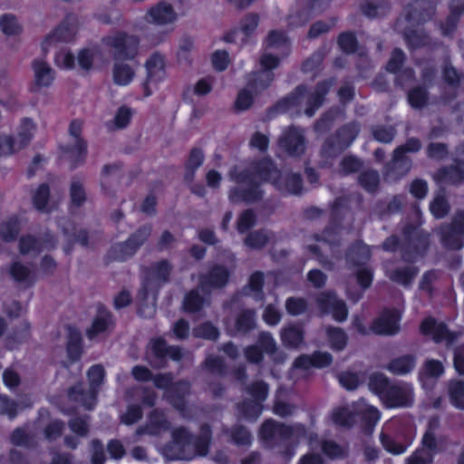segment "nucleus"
Returning <instances> with one entry per match:
<instances>
[{
	"label": "nucleus",
	"instance_id": "obj_1",
	"mask_svg": "<svg viewBox=\"0 0 464 464\" xmlns=\"http://www.w3.org/2000/svg\"><path fill=\"white\" fill-rule=\"evenodd\" d=\"M229 176L230 179L237 183V188L229 193V198L233 202H251L258 198L260 196L258 188L262 181L271 183L285 194L297 195L302 191V180L299 175H283L268 160L260 162L251 173H245L241 166H237L230 171Z\"/></svg>",
	"mask_w": 464,
	"mask_h": 464
},
{
	"label": "nucleus",
	"instance_id": "obj_2",
	"mask_svg": "<svg viewBox=\"0 0 464 464\" xmlns=\"http://www.w3.org/2000/svg\"><path fill=\"white\" fill-rule=\"evenodd\" d=\"M264 53L259 59V69L253 73L246 88L241 90L236 101L237 110H246L253 102V92L257 93L270 85L275 78L274 70L283 57L290 52V42L285 33L271 31L263 44Z\"/></svg>",
	"mask_w": 464,
	"mask_h": 464
},
{
	"label": "nucleus",
	"instance_id": "obj_3",
	"mask_svg": "<svg viewBox=\"0 0 464 464\" xmlns=\"http://www.w3.org/2000/svg\"><path fill=\"white\" fill-rule=\"evenodd\" d=\"M102 44L113 52V82L118 86L129 85L136 75L138 63H127L125 60L132 61L138 54L139 39L135 35L117 32L104 37Z\"/></svg>",
	"mask_w": 464,
	"mask_h": 464
},
{
	"label": "nucleus",
	"instance_id": "obj_4",
	"mask_svg": "<svg viewBox=\"0 0 464 464\" xmlns=\"http://www.w3.org/2000/svg\"><path fill=\"white\" fill-rule=\"evenodd\" d=\"M210 438V430L205 426L199 438H193L183 429H177L172 433V443L165 450V454L171 459H191L194 456H205Z\"/></svg>",
	"mask_w": 464,
	"mask_h": 464
},
{
	"label": "nucleus",
	"instance_id": "obj_5",
	"mask_svg": "<svg viewBox=\"0 0 464 464\" xmlns=\"http://www.w3.org/2000/svg\"><path fill=\"white\" fill-rule=\"evenodd\" d=\"M369 387L388 408L406 407L413 401L412 386L409 383H390L381 373L372 374Z\"/></svg>",
	"mask_w": 464,
	"mask_h": 464
},
{
	"label": "nucleus",
	"instance_id": "obj_6",
	"mask_svg": "<svg viewBox=\"0 0 464 464\" xmlns=\"http://www.w3.org/2000/svg\"><path fill=\"white\" fill-rule=\"evenodd\" d=\"M332 82H324L320 83L313 92H307L306 90L300 86L295 92L282 100L277 104V110L280 112L299 113L302 108L308 117H312L314 111L321 106L324 102V96L326 94Z\"/></svg>",
	"mask_w": 464,
	"mask_h": 464
},
{
	"label": "nucleus",
	"instance_id": "obj_7",
	"mask_svg": "<svg viewBox=\"0 0 464 464\" xmlns=\"http://www.w3.org/2000/svg\"><path fill=\"white\" fill-rule=\"evenodd\" d=\"M169 272L170 267L165 261L157 264L147 272L139 293V313L141 316L150 317L154 314L157 291L167 281Z\"/></svg>",
	"mask_w": 464,
	"mask_h": 464
},
{
	"label": "nucleus",
	"instance_id": "obj_8",
	"mask_svg": "<svg viewBox=\"0 0 464 464\" xmlns=\"http://www.w3.org/2000/svg\"><path fill=\"white\" fill-rule=\"evenodd\" d=\"M228 272L222 266L214 267L207 276L200 279L199 289L204 294L200 295L198 290L190 291L184 298L185 311L195 313L199 311L207 303V295L211 289L219 288L226 285Z\"/></svg>",
	"mask_w": 464,
	"mask_h": 464
},
{
	"label": "nucleus",
	"instance_id": "obj_9",
	"mask_svg": "<svg viewBox=\"0 0 464 464\" xmlns=\"http://www.w3.org/2000/svg\"><path fill=\"white\" fill-rule=\"evenodd\" d=\"M357 419L365 421L369 426H372L380 420V413L375 407L367 404L363 400H360L349 407L335 408L331 415L333 423L339 426H350Z\"/></svg>",
	"mask_w": 464,
	"mask_h": 464
},
{
	"label": "nucleus",
	"instance_id": "obj_10",
	"mask_svg": "<svg viewBox=\"0 0 464 464\" xmlns=\"http://www.w3.org/2000/svg\"><path fill=\"white\" fill-rule=\"evenodd\" d=\"M305 434L304 427L301 424L285 426L272 420L264 422L260 430L261 440L270 447L276 443L287 446L289 443L298 441Z\"/></svg>",
	"mask_w": 464,
	"mask_h": 464
},
{
	"label": "nucleus",
	"instance_id": "obj_11",
	"mask_svg": "<svg viewBox=\"0 0 464 464\" xmlns=\"http://www.w3.org/2000/svg\"><path fill=\"white\" fill-rule=\"evenodd\" d=\"M87 376L90 382V391L83 392L78 387H73L69 392V397L85 409L92 410L96 402L97 388L104 379V369L102 365H93L89 369Z\"/></svg>",
	"mask_w": 464,
	"mask_h": 464
},
{
	"label": "nucleus",
	"instance_id": "obj_12",
	"mask_svg": "<svg viewBox=\"0 0 464 464\" xmlns=\"http://www.w3.org/2000/svg\"><path fill=\"white\" fill-rule=\"evenodd\" d=\"M401 320V313L397 309L384 311L379 318H377L371 326L367 329L362 323L360 318L353 320V326L362 334H368L373 333L377 334H393L399 331Z\"/></svg>",
	"mask_w": 464,
	"mask_h": 464
},
{
	"label": "nucleus",
	"instance_id": "obj_13",
	"mask_svg": "<svg viewBox=\"0 0 464 464\" xmlns=\"http://www.w3.org/2000/svg\"><path fill=\"white\" fill-rule=\"evenodd\" d=\"M82 130V122L79 120L72 121L69 128L71 140L69 144L60 147L62 157L73 167L82 162L86 155V144L81 139Z\"/></svg>",
	"mask_w": 464,
	"mask_h": 464
},
{
	"label": "nucleus",
	"instance_id": "obj_14",
	"mask_svg": "<svg viewBox=\"0 0 464 464\" xmlns=\"http://www.w3.org/2000/svg\"><path fill=\"white\" fill-rule=\"evenodd\" d=\"M246 393L250 396V400L238 406V411L242 418L255 420L262 412V402L267 397L268 387L263 382H256L247 388Z\"/></svg>",
	"mask_w": 464,
	"mask_h": 464
},
{
	"label": "nucleus",
	"instance_id": "obj_15",
	"mask_svg": "<svg viewBox=\"0 0 464 464\" xmlns=\"http://www.w3.org/2000/svg\"><path fill=\"white\" fill-rule=\"evenodd\" d=\"M31 68L33 72L31 92L42 93L53 87L56 79V72L44 58L34 59Z\"/></svg>",
	"mask_w": 464,
	"mask_h": 464
},
{
	"label": "nucleus",
	"instance_id": "obj_16",
	"mask_svg": "<svg viewBox=\"0 0 464 464\" xmlns=\"http://www.w3.org/2000/svg\"><path fill=\"white\" fill-rule=\"evenodd\" d=\"M370 247L362 243L356 244L348 254L349 262H353L357 267V281L362 289L369 287L372 281V275L370 269L363 266L370 259Z\"/></svg>",
	"mask_w": 464,
	"mask_h": 464
},
{
	"label": "nucleus",
	"instance_id": "obj_17",
	"mask_svg": "<svg viewBox=\"0 0 464 464\" xmlns=\"http://www.w3.org/2000/svg\"><path fill=\"white\" fill-rule=\"evenodd\" d=\"M153 382L158 388L166 390L165 396L167 400L169 401L175 408L183 412L185 396L189 390L188 383L184 382L172 384L171 377L166 374L156 376Z\"/></svg>",
	"mask_w": 464,
	"mask_h": 464
},
{
	"label": "nucleus",
	"instance_id": "obj_18",
	"mask_svg": "<svg viewBox=\"0 0 464 464\" xmlns=\"http://www.w3.org/2000/svg\"><path fill=\"white\" fill-rule=\"evenodd\" d=\"M77 32V23L73 16L67 17L57 28L48 34L41 44V49L44 54L59 43L71 42Z\"/></svg>",
	"mask_w": 464,
	"mask_h": 464
},
{
	"label": "nucleus",
	"instance_id": "obj_19",
	"mask_svg": "<svg viewBox=\"0 0 464 464\" xmlns=\"http://www.w3.org/2000/svg\"><path fill=\"white\" fill-rule=\"evenodd\" d=\"M439 426L438 419H431L429 427L422 438L421 450H416L411 457L406 459V464H430L433 458V452L436 449V439L434 431Z\"/></svg>",
	"mask_w": 464,
	"mask_h": 464
},
{
	"label": "nucleus",
	"instance_id": "obj_20",
	"mask_svg": "<svg viewBox=\"0 0 464 464\" xmlns=\"http://www.w3.org/2000/svg\"><path fill=\"white\" fill-rule=\"evenodd\" d=\"M331 0H298L297 5L301 10L293 12L288 16V25L295 28L305 24L312 14L321 11Z\"/></svg>",
	"mask_w": 464,
	"mask_h": 464
},
{
	"label": "nucleus",
	"instance_id": "obj_21",
	"mask_svg": "<svg viewBox=\"0 0 464 464\" xmlns=\"http://www.w3.org/2000/svg\"><path fill=\"white\" fill-rule=\"evenodd\" d=\"M147 80L143 83L144 96L148 97L152 93L150 84H157L162 82L166 76L165 60L158 53L151 54L145 63Z\"/></svg>",
	"mask_w": 464,
	"mask_h": 464
},
{
	"label": "nucleus",
	"instance_id": "obj_22",
	"mask_svg": "<svg viewBox=\"0 0 464 464\" xmlns=\"http://www.w3.org/2000/svg\"><path fill=\"white\" fill-rule=\"evenodd\" d=\"M317 304L323 314H332L335 321L343 322L347 318L348 310L344 302L338 299L333 293L321 294L317 299Z\"/></svg>",
	"mask_w": 464,
	"mask_h": 464
},
{
	"label": "nucleus",
	"instance_id": "obj_23",
	"mask_svg": "<svg viewBox=\"0 0 464 464\" xmlns=\"http://www.w3.org/2000/svg\"><path fill=\"white\" fill-rule=\"evenodd\" d=\"M276 343L272 335L268 333H262L259 335L257 344L251 345L245 350L246 358L251 362H259L264 353L273 356L276 360Z\"/></svg>",
	"mask_w": 464,
	"mask_h": 464
},
{
	"label": "nucleus",
	"instance_id": "obj_24",
	"mask_svg": "<svg viewBox=\"0 0 464 464\" xmlns=\"http://www.w3.org/2000/svg\"><path fill=\"white\" fill-rule=\"evenodd\" d=\"M464 212L458 213L452 225L441 231V241L449 248L459 249L463 246Z\"/></svg>",
	"mask_w": 464,
	"mask_h": 464
},
{
	"label": "nucleus",
	"instance_id": "obj_25",
	"mask_svg": "<svg viewBox=\"0 0 464 464\" xmlns=\"http://www.w3.org/2000/svg\"><path fill=\"white\" fill-rule=\"evenodd\" d=\"M150 234V228L144 227L134 233L124 244L114 246V258L124 260L131 256Z\"/></svg>",
	"mask_w": 464,
	"mask_h": 464
},
{
	"label": "nucleus",
	"instance_id": "obj_26",
	"mask_svg": "<svg viewBox=\"0 0 464 464\" xmlns=\"http://www.w3.org/2000/svg\"><path fill=\"white\" fill-rule=\"evenodd\" d=\"M105 63V57L98 46L85 47L77 54V66L80 70L89 72L102 67Z\"/></svg>",
	"mask_w": 464,
	"mask_h": 464
},
{
	"label": "nucleus",
	"instance_id": "obj_27",
	"mask_svg": "<svg viewBox=\"0 0 464 464\" xmlns=\"http://www.w3.org/2000/svg\"><path fill=\"white\" fill-rule=\"evenodd\" d=\"M279 146L290 155H299L304 150L303 131L296 128H289L279 140Z\"/></svg>",
	"mask_w": 464,
	"mask_h": 464
},
{
	"label": "nucleus",
	"instance_id": "obj_28",
	"mask_svg": "<svg viewBox=\"0 0 464 464\" xmlns=\"http://www.w3.org/2000/svg\"><path fill=\"white\" fill-rule=\"evenodd\" d=\"M332 362V356L328 353H315L312 356L302 355L298 357L294 364L293 374L303 375L298 372L306 371L311 367L323 368L329 365Z\"/></svg>",
	"mask_w": 464,
	"mask_h": 464
},
{
	"label": "nucleus",
	"instance_id": "obj_29",
	"mask_svg": "<svg viewBox=\"0 0 464 464\" xmlns=\"http://www.w3.org/2000/svg\"><path fill=\"white\" fill-rule=\"evenodd\" d=\"M176 19L177 14L173 7L165 2L159 3L151 7L146 14V20L149 23L159 25L172 24Z\"/></svg>",
	"mask_w": 464,
	"mask_h": 464
},
{
	"label": "nucleus",
	"instance_id": "obj_30",
	"mask_svg": "<svg viewBox=\"0 0 464 464\" xmlns=\"http://www.w3.org/2000/svg\"><path fill=\"white\" fill-rule=\"evenodd\" d=\"M358 132L359 128L356 124L352 123L350 125L345 126L344 128L339 130L336 137V142L329 141L324 147L323 152L324 154H331L332 152L342 150L343 149L348 147L353 142Z\"/></svg>",
	"mask_w": 464,
	"mask_h": 464
},
{
	"label": "nucleus",
	"instance_id": "obj_31",
	"mask_svg": "<svg viewBox=\"0 0 464 464\" xmlns=\"http://www.w3.org/2000/svg\"><path fill=\"white\" fill-rule=\"evenodd\" d=\"M150 349L155 358L160 361H163L166 357H169L174 361H179L182 356V353L179 347H167L164 340L161 338L152 340L150 344ZM151 364L156 367H161L164 365L161 362L159 363L151 362Z\"/></svg>",
	"mask_w": 464,
	"mask_h": 464
},
{
	"label": "nucleus",
	"instance_id": "obj_32",
	"mask_svg": "<svg viewBox=\"0 0 464 464\" xmlns=\"http://www.w3.org/2000/svg\"><path fill=\"white\" fill-rule=\"evenodd\" d=\"M420 148V143L417 139L409 140L406 144L402 147L398 148L394 151V156L392 160V170L394 169H400L401 175L406 174L410 169V163L405 156V152H414L418 151Z\"/></svg>",
	"mask_w": 464,
	"mask_h": 464
},
{
	"label": "nucleus",
	"instance_id": "obj_33",
	"mask_svg": "<svg viewBox=\"0 0 464 464\" xmlns=\"http://www.w3.org/2000/svg\"><path fill=\"white\" fill-rule=\"evenodd\" d=\"M420 330L424 334L430 335L436 342L451 343L453 340V335L447 330L445 324L437 323L432 318L425 319L420 325Z\"/></svg>",
	"mask_w": 464,
	"mask_h": 464
},
{
	"label": "nucleus",
	"instance_id": "obj_34",
	"mask_svg": "<svg viewBox=\"0 0 464 464\" xmlns=\"http://www.w3.org/2000/svg\"><path fill=\"white\" fill-rule=\"evenodd\" d=\"M36 131V124L30 118H24L16 129L14 138L21 150L25 148L32 140Z\"/></svg>",
	"mask_w": 464,
	"mask_h": 464
},
{
	"label": "nucleus",
	"instance_id": "obj_35",
	"mask_svg": "<svg viewBox=\"0 0 464 464\" xmlns=\"http://www.w3.org/2000/svg\"><path fill=\"white\" fill-rule=\"evenodd\" d=\"M111 324V318L110 313L101 308L98 311V314L92 322L91 328L87 331L89 339L93 340L98 337L101 334L105 333Z\"/></svg>",
	"mask_w": 464,
	"mask_h": 464
},
{
	"label": "nucleus",
	"instance_id": "obj_36",
	"mask_svg": "<svg viewBox=\"0 0 464 464\" xmlns=\"http://www.w3.org/2000/svg\"><path fill=\"white\" fill-rule=\"evenodd\" d=\"M321 447L322 450L324 452L326 456L331 459H337L344 456L345 449L342 446L336 444L334 441L326 440L324 441L321 445L317 441L316 436H314L312 433L309 434V447L311 450H316L318 447Z\"/></svg>",
	"mask_w": 464,
	"mask_h": 464
},
{
	"label": "nucleus",
	"instance_id": "obj_37",
	"mask_svg": "<svg viewBox=\"0 0 464 464\" xmlns=\"http://www.w3.org/2000/svg\"><path fill=\"white\" fill-rule=\"evenodd\" d=\"M33 204L37 210L44 213H49L54 208L55 204L51 200L49 188L45 184L39 186L34 193Z\"/></svg>",
	"mask_w": 464,
	"mask_h": 464
},
{
	"label": "nucleus",
	"instance_id": "obj_38",
	"mask_svg": "<svg viewBox=\"0 0 464 464\" xmlns=\"http://www.w3.org/2000/svg\"><path fill=\"white\" fill-rule=\"evenodd\" d=\"M434 179L441 184H459L464 181V171L459 166L442 169L435 174Z\"/></svg>",
	"mask_w": 464,
	"mask_h": 464
},
{
	"label": "nucleus",
	"instance_id": "obj_39",
	"mask_svg": "<svg viewBox=\"0 0 464 464\" xmlns=\"http://www.w3.org/2000/svg\"><path fill=\"white\" fill-rule=\"evenodd\" d=\"M0 31L6 36H17L23 26L14 14L6 13L0 15Z\"/></svg>",
	"mask_w": 464,
	"mask_h": 464
},
{
	"label": "nucleus",
	"instance_id": "obj_40",
	"mask_svg": "<svg viewBox=\"0 0 464 464\" xmlns=\"http://www.w3.org/2000/svg\"><path fill=\"white\" fill-rule=\"evenodd\" d=\"M169 428V423L166 420L164 415L159 411H153L150 415L149 424L140 433H146L150 435H158L161 431L166 430Z\"/></svg>",
	"mask_w": 464,
	"mask_h": 464
},
{
	"label": "nucleus",
	"instance_id": "obj_41",
	"mask_svg": "<svg viewBox=\"0 0 464 464\" xmlns=\"http://www.w3.org/2000/svg\"><path fill=\"white\" fill-rule=\"evenodd\" d=\"M67 334L69 339L67 344L68 357L72 362H74L80 358L82 353L81 333L77 329L69 326Z\"/></svg>",
	"mask_w": 464,
	"mask_h": 464
},
{
	"label": "nucleus",
	"instance_id": "obj_42",
	"mask_svg": "<svg viewBox=\"0 0 464 464\" xmlns=\"http://www.w3.org/2000/svg\"><path fill=\"white\" fill-rule=\"evenodd\" d=\"M54 63L61 70L71 71L77 66V57L71 50L63 48L57 51L54 54Z\"/></svg>",
	"mask_w": 464,
	"mask_h": 464
},
{
	"label": "nucleus",
	"instance_id": "obj_43",
	"mask_svg": "<svg viewBox=\"0 0 464 464\" xmlns=\"http://www.w3.org/2000/svg\"><path fill=\"white\" fill-rule=\"evenodd\" d=\"M255 325V314L251 310L244 312L237 320L235 326L230 327L227 325V331L230 334H237L239 333H246Z\"/></svg>",
	"mask_w": 464,
	"mask_h": 464
},
{
	"label": "nucleus",
	"instance_id": "obj_44",
	"mask_svg": "<svg viewBox=\"0 0 464 464\" xmlns=\"http://www.w3.org/2000/svg\"><path fill=\"white\" fill-rule=\"evenodd\" d=\"M281 338L285 346L297 347L303 341V332L297 325H289L283 329Z\"/></svg>",
	"mask_w": 464,
	"mask_h": 464
},
{
	"label": "nucleus",
	"instance_id": "obj_45",
	"mask_svg": "<svg viewBox=\"0 0 464 464\" xmlns=\"http://www.w3.org/2000/svg\"><path fill=\"white\" fill-rule=\"evenodd\" d=\"M415 367V360L412 356L399 357L388 365V370L394 374H405Z\"/></svg>",
	"mask_w": 464,
	"mask_h": 464
},
{
	"label": "nucleus",
	"instance_id": "obj_46",
	"mask_svg": "<svg viewBox=\"0 0 464 464\" xmlns=\"http://www.w3.org/2000/svg\"><path fill=\"white\" fill-rule=\"evenodd\" d=\"M33 404V401L29 400L25 402L24 400H21L19 403H15L14 401H9L5 396L0 395V413L6 414L10 418H14L17 410H22L23 408L29 407Z\"/></svg>",
	"mask_w": 464,
	"mask_h": 464
},
{
	"label": "nucleus",
	"instance_id": "obj_47",
	"mask_svg": "<svg viewBox=\"0 0 464 464\" xmlns=\"http://www.w3.org/2000/svg\"><path fill=\"white\" fill-rule=\"evenodd\" d=\"M9 272L12 277L17 282L29 284L34 278V272L18 262L12 265Z\"/></svg>",
	"mask_w": 464,
	"mask_h": 464
},
{
	"label": "nucleus",
	"instance_id": "obj_48",
	"mask_svg": "<svg viewBox=\"0 0 464 464\" xmlns=\"http://www.w3.org/2000/svg\"><path fill=\"white\" fill-rule=\"evenodd\" d=\"M326 333L332 349L339 351L344 348L347 343V336L342 329L330 327L327 328Z\"/></svg>",
	"mask_w": 464,
	"mask_h": 464
},
{
	"label": "nucleus",
	"instance_id": "obj_49",
	"mask_svg": "<svg viewBox=\"0 0 464 464\" xmlns=\"http://www.w3.org/2000/svg\"><path fill=\"white\" fill-rule=\"evenodd\" d=\"M258 25V15L256 14H248L246 15L239 25L237 30L238 34H242L241 40L245 37L251 35Z\"/></svg>",
	"mask_w": 464,
	"mask_h": 464
},
{
	"label": "nucleus",
	"instance_id": "obj_50",
	"mask_svg": "<svg viewBox=\"0 0 464 464\" xmlns=\"http://www.w3.org/2000/svg\"><path fill=\"white\" fill-rule=\"evenodd\" d=\"M264 277L261 273H255L249 278V283L245 289L246 295H252L256 300H262L261 287L263 285Z\"/></svg>",
	"mask_w": 464,
	"mask_h": 464
},
{
	"label": "nucleus",
	"instance_id": "obj_51",
	"mask_svg": "<svg viewBox=\"0 0 464 464\" xmlns=\"http://www.w3.org/2000/svg\"><path fill=\"white\" fill-rule=\"evenodd\" d=\"M417 274V270L413 267H406L404 269L393 272L387 271V276L394 282L403 285H409Z\"/></svg>",
	"mask_w": 464,
	"mask_h": 464
},
{
	"label": "nucleus",
	"instance_id": "obj_52",
	"mask_svg": "<svg viewBox=\"0 0 464 464\" xmlns=\"http://www.w3.org/2000/svg\"><path fill=\"white\" fill-rule=\"evenodd\" d=\"M450 398L453 406L464 410V383L453 382L450 385Z\"/></svg>",
	"mask_w": 464,
	"mask_h": 464
},
{
	"label": "nucleus",
	"instance_id": "obj_53",
	"mask_svg": "<svg viewBox=\"0 0 464 464\" xmlns=\"http://www.w3.org/2000/svg\"><path fill=\"white\" fill-rule=\"evenodd\" d=\"M430 209L436 218H443L449 211V204L441 193L436 195L430 203Z\"/></svg>",
	"mask_w": 464,
	"mask_h": 464
},
{
	"label": "nucleus",
	"instance_id": "obj_54",
	"mask_svg": "<svg viewBox=\"0 0 464 464\" xmlns=\"http://www.w3.org/2000/svg\"><path fill=\"white\" fill-rule=\"evenodd\" d=\"M132 117V110L127 106H121L117 111L115 117L111 122L112 128L122 129L125 128Z\"/></svg>",
	"mask_w": 464,
	"mask_h": 464
},
{
	"label": "nucleus",
	"instance_id": "obj_55",
	"mask_svg": "<svg viewBox=\"0 0 464 464\" xmlns=\"http://www.w3.org/2000/svg\"><path fill=\"white\" fill-rule=\"evenodd\" d=\"M20 225L16 218H12L1 226L0 235L5 241L13 240L18 233Z\"/></svg>",
	"mask_w": 464,
	"mask_h": 464
},
{
	"label": "nucleus",
	"instance_id": "obj_56",
	"mask_svg": "<svg viewBox=\"0 0 464 464\" xmlns=\"http://www.w3.org/2000/svg\"><path fill=\"white\" fill-rule=\"evenodd\" d=\"M381 442L387 451L396 455L403 453L410 445V443L403 444L397 442L392 438L385 435L384 433H382L381 435Z\"/></svg>",
	"mask_w": 464,
	"mask_h": 464
},
{
	"label": "nucleus",
	"instance_id": "obj_57",
	"mask_svg": "<svg viewBox=\"0 0 464 464\" xmlns=\"http://www.w3.org/2000/svg\"><path fill=\"white\" fill-rule=\"evenodd\" d=\"M20 150V147L13 137L7 135L0 136V156H9Z\"/></svg>",
	"mask_w": 464,
	"mask_h": 464
},
{
	"label": "nucleus",
	"instance_id": "obj_58",
	"mask_svg": "<svg viewBox=\"0 0 464 464\" xmlns=\"http://www.w3.org/2000/svg\"><path fill=\"white\" fill-rule=\"evenodd\" d=\"M270 234L265 231H259L250 234L245 240L247 246L252 248H260L264 246L269 240Z\"/></svg>",
	"mask_w": 464,
	"mask_h": 464
},
{
	"label": "nucleus",
	"instance_id": "obj_59",
	"mask_svg": "<svg viewBox=\"0 0 464 464\" xmlns=\"http://www.w3.org/2000/svg\"><path fill=\"white\" fill-rule=\"evenodd\" d=\"M203 153L199 150H193L190 152L188 163H187V179H191L193 172L202 164Z\"/></svg>",
	"mask_w": 464,
	"mask_h": 464
},
{
	"label": "nucleus",
	"instance_id": "obj_60",
	"mask_svg": "<svg viewBox=\"0 0 464 464\" xmlns=\"http://www.w3.org/2000/svg\"><path fill=\"white\" fill-rule=\"evenodd\" d=\"M443 372V366L440 362L430 360L426 362L421 373V380L424 378H437Z\"/></svg>",
	"mask_w": 464,
	"mask_h": 464
},
{
	"label": "nucleus",
	"instance_id": "obj_61",
	"mask_svg": "<svg viewBox=\"0 0 464 464\" xmlns=\"http://www.w3.org/2000/svg\"><path fill=\"white\" fill-rule=\"evenodd\" d=\"M362 186L368 191H373L379 184V175L376 171L369 170L360 176Z\"/></svg>",
	"mask_w": 464,
	"mask_h": 464
},
{
	"label": "nucleus",
	"instance_id": "obj_62",
	"mask_svg": "<svg viewBox=\"0 0 464 464\" xmlns=\"http://www.w3.org/2000/svg\"><path fill=\"white\" fill-rule=\"evenodd\" d=\"M214 79L210 76L200 78L193 86V92L198 96H204L210 92Z\"/></svg>",
	"mask_w": 464,
	"mask_h": 464
},
{
	"label": "nucleus",
	"instance_id": "obj_63",
	"mask_svg": "<svg viewBox=\"0 0 464 464\" xmlns=\"http://www.w3.org/2000/svg\"><path fill=\"white\" fill-rule=\"evenodd\" d=\"M256 223V216L251 210H246L241 214L237 222V230L244 233L252 227Z\"/></svg>",
	"mask_w": 464,
	"mask_h": 464
},
{
	"label": "nucleus",
	"instance_id": "obj_64",
	"mask_svg": "<svg viewBox=\"0 0 464 464\" xmlns=\"http://www.w3.org/2000/svg\"><path fill=\"white\" fill-rule=\"evenodd\" d=\"M41 245L31 237H22L20 239V251L22 254H35L41 249Z\"/></svg>",
	"mask_w": 464,
	"mask_h": 464
}]
</instances>
